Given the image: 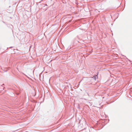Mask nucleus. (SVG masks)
<instances>
[{
    "mask_svg": "<svg viewBox=\"0 0 132 132\" xmlns=\"http://www.w3.org/2000/svg\"><path fill=\"white\" fill-rule=\"evenodd\" d=\"M92 78L95 80H96V79L98 78L97 75L96 76H94L92 77Z\"/></svg>",
    "mask_w": 132,
    "mask_h": 132,
    "instance_id": "obj_1",
    "label": "nucleus"
},
{
    "mask_svg": "<svg viewBox=\"0 0 132 132\" xmlns=\"http://www.w3.org/2000/svg\"><path fill=\"white\" fill-rule=\"evenodd\" d=\"M81 81H80L79 82V84H80V82H81Z\"/></svg>",
    "mask_w": 132,
    "mask_h": 132,
    "instance_id": "obj_2",
    "label": "nucleus"
},
{
    "mask_svg": "<svg viewBox=\"0 0 132 132\" xmlns=\"http://www.w3.org/2000/svg\"><path fill=\"white\" fill-rule=\"evenodd\" d=\"M4 85V84H3L2 85V86L3 85Z\"/></svg>",
    "mask_w": 132,
    "mask_h": 132,
    "instance_id": "obj_3",
    "label": "nucleus"
}]
</instances>
